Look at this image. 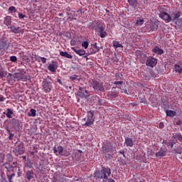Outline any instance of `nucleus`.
Masks as SVG:
<instances>
[{"instance_id":"f257e3e1","label":"nucleus","mask_w":182,"mask_h":182,"mask_svg":"<svg viewBox=\"0 0 182 182\" xmlns=\"http://www.w3.org/2000/svg\"><path fill=\"white\" fill-rule=\"evenodd\" d=\"M101 167V170H97L94 173V177L95 180H102V182L107 181L110 174H112V170L103 166Z\"/></svg>"},{"instance_id":"f03ea898","label":"nucleus","mask_w":182,"mask_h":182,"mask_svg":"<svg viewBox=\"0 0 182 182\" xmlns=\"http://www.w3.org/2000/svg\"><path fill=\"white\" fill-rule=\"evenodd\" d=\"M82 122H85L82 126L91 127L93 123H95V111H89L87 114V118L82 119Z\"/></svg>"},{"instance_id":"7ed1b4c3","label":"nucleus","mask_w":182,"mask_h":182,"mask_svg":"<svg viewBox=\"0 0 182 182\" xmlns=\"http://www.w3.org/2000/svg\"><path fill=\"white\" fill-rule=\"evenodd\" d=\"M90 86L94 89V90H97L98 92H105V87L103 86V82L97 80H92L90 82Z\"/></svg>"},{"instance_id":"20e7f679","label":"nucleus","mask_w":182,"mask_h":182,"mask_svg":"<svg viewBox=\"0 0 182 182\" xmlns=\"http://www.w3.org/2000/svg\"><path fill=\"white\" fill-rule=\"evenodd\" d=\"M89 29H92L96 32H100V31H105L106 29V26L100 21L95 22V23H90L87 26Z\"/></svg>"},{"instance_id":"39448f33","label":"nucleus","mask_w":182,"mask_h":182,"mask_svg":"<svg viewBox=\"0 0 182 182\" xmlns=\"http://www.w3.org/2000/svg\"><path fill=\"white\" fill-rule=\"evenodd\" d=\"M77 96L81 97V99H87L89 97V91L85 87H79L78 91L77 92Z\"/></svg>"},{"instance_id":"423d86ee","label":"nucleus","mask_w":182,"mask_h":182,"mask_svg":"<svg viewBox=\"0 0 182 182\" xmlns=\"http://www.w3.org/2000/svg\"><path fill=\"white\" fill-rule=\"evenodd\" d=\"M9 49V43H8V40L5 38H2L0 40V50L1 52H5Z\"/></svg>"},{"instance_id":"0eeeda50","label":"nucleus","mask_w":182,"mask_h":182,"mask_svg":"<svg viewBox=\"0 0 182 182\" xmlns=\"http://www.w3.org/2000/svg\"><path fill=\"white\" fill-rule=\"evenodd\" d=\"M14 153L16 156H20L21 154H23V153H25V149H23V144H17L14 150Z\"/></svg>"},{"instance_id":"6e6552de","label":"nucleus","mask_w":182,"mask_h":182,"mask_svg":"<svg viewBox=\"0 0 182 182\" xmlns=\"http://www.w3.org/2000/svg\"><path fill=\"white\" fill-rule=\"evenodd\" d=\"M42 86L43 90V92H45V93H50L52 87H53V86H52V82L48 81H43L42 83Z\"/></svg>"},{"instance_id":"1a4fd4ad","label":"nucleus","mask_w":182,"mask_h":182,"mask_svg":"<svg viewBox=\"0 0 182 182\" xmlns=\"http://www.w3.org/2000/svg\"><path fill=\"white\" fill-rule=\"evenodd\" d=\"M146 65L149 68H154L157 65V59L153 57H149L146 60Z\"/></svg>"},{"instance_id":"9d476101","label":"nucleus","mask_w":182,"mask_h":182,"mask_svg":"<svg viewBox=\"0 0 182 182\" xmlns=\"http://www.w3.org/2000/svg\"><path fill=\"white\" fill-rule=\"evenodd\" d=\"M160 18L165 21L166 23H168V22H171L172 18L171 16H170L166 12L161 13L159 14Z\"/></svg>"},{"instance_id":"9b49d317","label":"nucleus","mask_w":182,"mask_h":182,"mask_svg":"<svg viewBox=\"0 0 182 182\" xmlns=\"http://www.w3.org/2000/svg\"><path fill=\"white\" fill-rule=\"evenodd\" d=\"M124 145L126 147H133L134 146V141H133V138H130L129 136L125 137Z\"/></svg>"},{"instance_id":"f8f14e48","label":"nucleus","mask_w":182,"mask_h":182,"mask_svg":"<svg viewBox=\"0 0 182 182\" xmlns=\"http://www.w3.org/2000/svg\"><path fill=\"white\" fill-rule=\"evenodd\" d=\"M167 154V148L166 146H162L160 148L158 152L156 153V157H164Z\"/></svg>"},{"instance_id":"ddd939ff","label":"nucleus","mask_w":182,"mask_h":182,"mask_svg":"<svg viewBox=\"0 0 182 182\" xmlns=\"http://www.w3.org/2000/svg\"><path fill=\"white\" fill-rule=\"evenodd\" d=\"M48 70H50V72L55 73V72H56V70L58 69V63L52 61V63L48 65Z\"/></svg>"},{"instance_id":"4468645a","label":"nucleus","mask_w":182,"mask_h":182,"mask_svg":"<svg viewBox=\"0 0 182 182\" xmlns=\"http://www.w3.org/2000/svg\"><path fill=\"white\" fill-rule=\"evenodd\" d=\"M53 153L56 154V156H62L63 154V146H58V148L56 146H54L53 149Z\"/></svg>"},{"instance_id":"2eb2a0df","label":"nucleus","mask_w":182,"mask_h":182,"mask_svg":"<svg viewBox=\"0 0 182 182\" xmlns=\"http://www.w3.org/2000/svg\"><path fill=\"white\" fill-rule=\"evenodd\" d=\"M150 32H156L159 29V22L150 23L148 25Z\"/></svg>"},{"instance_id":"dca6fc26","label":"nucleus","mask_w":182,"mask_h":182,"mask_svg":"<svg viewBox=\"0 0 182 182\" xmlns=\"http://www.w3.org/2000/svg\"><path fill=\"white\" fill-rule=\"evenodd\" d=\"M24 177H25V178H26L28 180V181H31V180H33V178H35L33 171L28 170L26 172Z\"/></svg>"},{"instance_id":"f3484780","label":"nucleus","mask_w":182,"mask_h":182,"mask_svg":"<svg viewBox=\"0 0 182 182\" xmlns=\"http://www.w3.org/2000/svg\"><path fill=\"white\" fill-rule=\"evenodd\" d=\"M71 49L73 50V52H75V53L78 55V56H84V55L86 53V50L83 49L77 50L76 47H72Z\"/></svg>"},{"instance_id":"a211bd4d","label":"nucleus","mask_w":182,"mask_h":182,"mask_svg":"<svg viewBox=\"0 0 182 182\" xmlns=\"http://www.w3.org/2000/svg\"><path fill=\"white\" fill-rule=\"evenodd\" d=\"M80 37L77 36L74 37L73 39L70 41V45L71 46H76L77 45H80Z\"/></svg>"},{"instance_id":"6ab92c4d","label":"nucleus","mask_w":182,"mask_h":182,"mask_svg":"<svg viewBox=\"0 0 182 182\" xmlns=\"http://www.w3.org/2000/svg\"><path fill=\"white\" fill-rule=\"evenodd\" d=\"M114 89H116V87H113L112 88V92H109L107 96L110 98V99H115V97H117V96H119V91H114Z\"/></svg>"},{"instance_id":"aec40b11","label":"nucleus","mask_w":182,"mask_h":182,"mask_svg":"<svg viewBox=\"0 0 182 182\" xmlns=\"http://www.w3.org/2000/svg\"><path fill=\"white\" fill-rule=\"evenodd\" d=\"M103 153H113V146L108 144L102 147Z\"/></svg>"},{"instance_id":"412c9836","label":"nucleus","mask_w":182,"mask_h":182,"mask_svg":"<svg viewBox=\"0 0 182 182\" xmlns=\"http://www.w3.org/2000/svg\"><path fill=\"white\" fill-rule=\"evenodd\" d=\"M152 52L154 53H156V55H163L164 53V51L163 49L160 48V47L156 46L153 49Z\"/></svg>"},{"instance_id":"4be33fe9","label":"nucleus","mask_w":182,"mask_h":182,"mask_svg":"<svg viewBox=\"0 0 182 182\" xmlns=\"http://www.w3.org/2000/svg\"><path fill=\"white\" fill-rule=\"evenodd\" d=\"M90 50L92 55H95V53H97L100 50V48L97 46V43H95L92 45V48H90Z\"/></svg>"},{"instance_id":"5701e85b","label":"nucleus","mask_w":182,"mask_h":182,"mask_svg":"<svg viewBox=\"0 0 182 182\" xmlns=\"http://www.w3.org/2000/svg\"><path fill=\"white\" fill-rule=\"evenodd\" d=\"M74 159L77 161H79L80 159H82V150L79 149L77 150L75 154H74Z\"/></svg>"},{"instance_id":"b1692460","label":"nucleus","mask_w":182,"mask_h":182,"mask_svg":"<svg viewBox=\"0 0 182 182\" xmlns=\"http://www.w3.org/2000/svg\"><path fill=\"white\" fill-rule=\"evenodd\" d=\"M4 23L6 26H11V25H12V18H11V16H6L4 20Z\"/></svg>"},{"instance_id":"393cba45","label":"nucleus","mask_w":182,"mask_h":182,"mask_svg":"<svg viewBox=\"0 0 182 182\" xmlns=\"http://www.w3.org/2000/svg\"><path fill=\"white\" fill-rule=\"evenodd\" d=\"M95 103L97 106H103L106 103V100L100 99L99 97H95Z\"/></svg>"},{"instance_id":"a878e982","label":"nucleus","mask_w":182,"mask_h":182,"mask_svg":"<svg viewBox=\"0 0 182 182\" xmlns=\"http://www.w3.org/2000/svg\"><path fill=\"white\" fill-rule=\"evenodd\" d=\"M11 127H9V125H8L7 127H6V130L8 133V134L9 135L8 139L9 140H14V137L15 136V134H12V132H11Z\"/></svg>"},{"instance_id":"bb28decb","label":"nucleus","mask_w":182,"mask_h":182,"mask_svg":"<svg viewBox=\"0 0 182 182\" xmlns=\"http://www.w3.org/2000/svg\"><path fill=\"white\" fill-rule=\"evenodd\" d=\"M6 113L4 112V114H6V117L8 119H12V114H14V110H12L11 108H8L6 109Z\"/></svg>"},{"instance_id":"cd10ccee","label":"nucleus","mask_w":182,"mask_h":182,"mask_svg":"<svg viewBox=\"0 0 182 182\" xmlns=\"http://www.w3.org/2000/svg\"><path fill=\"white\" fill-rule=\"evenodd\" d=\"M8 29H11V31L13 33H19L21 27H15V26H11L10 27H8Z\"/></svg>"},{"instance_id":"c85d7f7f","label":"nucleus","mask_w":182,"mask_h":182,"mask_svg":"<svg viewBox=\"0 0 182 182\" xmlns=\"http://www.w3.org/2000/svg\"><path fill=\"white\" fill-rule=\"evenodd\" d=\"M174 70L176 73L181 74L182 73V64H176L174 65Z\"/></svg>"},{"instance_id":"c756f323","label":"nucleus","mask_w":182,"mask_h":182,"mask_svg":"<svg viewBox=\"0 0 182 182\" xmlns=\"http://www.w3.org/2000/svg\"><path fill=\"white\" fill-rule=\"evenodd\" d=\"M60 55L63 58H67V59H72L73 58V56H72V55L69 54L68 52L60 51Z\"/></svg>"},{"instance_id":"7c9ffc66","label":"nucleus","mask_w":182,"mask_h":182,"mask_svg":"<svg viewBox=\"0 0 182 182\" xmlns=\"http://www.w3.org/2000/svg\"><path fill=\"white\" fill-rule=\"evenodd\" d=\"M172 139H175L176 140H178V141H182V135L180 133H174V134H173Z\"/></svg>"},{"instance_id":"2f4dec72","label":"nucleus","mask_w":182,"mask_h":182,"mask_svg":"<svg viewBox=\"0 0 182 182\" xmlns=\"http://www.w3.org/2000/svg\"><path fill=\"white\" fill-rule=\"evenodd\" d=\"M181 16V12L178 11L172 14V21H176V19H178Z\"/></svg>"},{"instance_id":"473e14b6","label":"nucleus","mask_w":182,"mask_h":182,"mask_svg":"<svg viewBox=\"0 0 182 182\" xmlns=\"http://www.w3.org/2000/svg\"><path fill=\"white\" fill-rule=\"evenodd\" d=\"M22 79H23V75L21 73L14 74V80L17 82H19V80H22Z\"/></svg>"},{"instance_id":"72a5a7b5","label":"nucleus","mask_w":182,"mask_h":182,"mask_svg":"<svg viewBox=\"0 0 182 182\" xmlns=\"http://www.w3.org/2000/svg\"><path fill=\"white\" fill-rule=\"evenodd\" d=\"M166 113V116H168L169 117H174V116H176V111L167 109Z\"/></svg>"},{"instance_id":"f704fd0d","label":"nucleus","mask_w":182,"mask_h":182,"mask_svg":"<svg viewBox=\"0 0 182 182\" xmlns=\"http://www.w3.org/2000/svg\"><path fill=\"white\" fill-rule=\"evenodd\" d=\"M30 117H35L36 116V109L32 108L30 109V112L28 113Z\"/></svg>"},{"instance_id":"c9c22d12","label":"nucleus","mask_w":182,"mask_h":182,"mask_svg":"<svg viewBox=\"0 0 182 182\" xmlns=\"http://www.w3.org/2000/svg\"><path fill=\"white\" fill-rule=\"evenodd\" d=\"M128 2L129 5L131 6H134V8H136V6H137V4H139L137 0H128Z\"/></svg>"},{"instance_id":"e433bc0d","label":"nucleus","mask_w":182,"mask_h":182,"mask_svg":"<svg viewBox=\"0 0 182 182\" xmlns=\"http://www.w3.org/2000/svg\"><path fill=\"white\" fill-rule=\"evenodd\" d=\"M98 33H100V36L102 38H106V36H107V32H106V31H105V30H101V31H98Z\"/></svg>"},{"instance_id":"4c0bfd02","label":"nucleus","mask_w":182,"mask_h":182,"mask_svg":"<svg viewBox=\"0 0 182 182\" xmlns=\"http://www.w3.org/2000/svg\"><path fill=\"white\" fill-rule=\"evenodd\" d=\"M113 46L117 49V48H123V45H122L119 41H112Z\"/></svg>"},{"instance_id":"58836bf2","label":"nucleus","mask_w":182,"mask_h":182,"mask_svg":"<svg viewBox=\"0 0 182 182\" xmlns=\"http://www.w3.org/2000/svg\"><path fill=\"white\" fill-rule=\"evenodd\" d=\"M12 121H13V127L14 129H16V127H19V125H20L19 120L13 119Z\"/></svg>"},{"instance_id":"ea45409f","label":"nucleus","mask_w":182,"mask_h":182,"mask_svg":"<svg viewBox=\"0 0 182 182\" xmlns=\"http://www.w3.org/2000/svg\"><path fill=\"white\" fill-rule=\"evenodd\" d=\"M70 155V151L69 149H64L63 151V155L64 157H69Z\"/></svg>"},{"instance_id":"a19ab883","label":"nucleus","mask_w":182,"mask_h":182,"mask_svg":"<svg viewBox=\"0 0 182 182\" xmlns=\"http://www.w3.org/2000/svg\"><path fill=\"white\" fill-rule=\"evenodd\" d=\"M114 85H116V87H117L118 89H120L121 90H122V86H119V85H123V81H115L114 82Z\"/></svg>"},{"instance_id":"79ce46f5","label":"nucleus","mask_w":182,"mask_h":182,"mask_svg":"<svg viewBox=\"0 0 182 182\" xmlns=\"http://www.w3.org/2000/svg\"><path fill=\"white\" fill-rule=\"evenodd\" d=\"M143 23H144V19L139 18V19L136 20V24L137 25V26H141V25H143Z\"/></svg>"},{"instance_id":"37998d69","label":"nucleus","mask_w":182,"mask_h":182,"mask_svg":"<svg viewBox=\"0 0 182 182\" xmlns=\"http://www.w3.org/2000/svg\"><path fill=\"white\" fill-rule=\"evenodd\" d=\"M15 12H16V8H15V6H11L9 8V14H15Z\"/></svg>"},{"instance_id":"c03bdc74","label":"nucleus","mask_w":182,"mask_h":182,"mask_svg":"<svg viewBox=\"0 0 182 182\" xmlns=\"http://www.w3.org/2000/svg\"><path fill=\"white\" fill-rule=\"evenodd\" d=\"M104 154H105V157L108 160H110V159L113 157V156H112V154H110V152H106V153H104Z\"/></svg>"},{"instance_id":"a18cd8bd","label":"nucleus","mask_w":182,"mask_h":182,"mask_svg":"<svg viewBox=\"0 0 182 182\" xmlns=\"http://www.w3.org/2000/svg\"><path fill=\"white\" fill-rule=\"evenodd\" d=\"M77 77H79L78 75H74L70 77V80H73V81H75V80H80V78H77Z\"/></svg>"},{"instance_id":"49530a36","label":"nucleus","mask_w":182,"mask_h":182,"mask_svg":"<svg viewBox=\"0 0 182 182\" xmlns=\"http://www.w3.org/2000/svg\"><path fill=\"white\" fill-rule=\"evenodd\" d=\"M82 46L85 49H87V48H89V43L87 41H83L82 43Z\"/></svg>"},{"instance_id":"de8ad7c7","label":"nucleus","mask_w":182,"mask_h":182,"mask_svg":"<svg viewBox=\"0 0 182 182\" xmlns=\"http://www.w3.org/2000/svg\"><path fill=\"white\" fill-rule=\"evenodd\" d=\"M7 74H8V73H6V71L0 70V77H5Z\"/></svg>"},{"instance_id":"09e8293b","label":"nucleus","mask_w":182,"mask_h":182,"mask_svg":"<svg viewBox=\"0 0 182 182\" xmlns=\"http://www.w3.org/2000/svg\"><path fill=\"white\" fill-rule=\"evenodd\" d=\"M14 177H15V173H12L11 175H8V179L9 182H14V181L12 180V178H14Z\"/></svg>"},{"instance_id":"8fccbe9b","label":"nucleus","mask_w":182,"mask_h":182,"mask_svg":"<svg viewBox=\"0 0 182 182\" xmlns=\"http://www.w3.org/2000/svg\"><path fill=\"white\" fill-rule=\"evenodd\" d=\"M10 60L11 62H16L18 60V58H16V56L13 55L10 57Z\"/></svg>"},{"instance_id":"3c124183","label":"nucleus","mask_w":182,"mask_h":182,"mask_svg":"<svg viewBox=\"0 0 182 182\" xmlns=\"http://www.w3.org/2000/svg\"><path fill=\"white\" fill-rule=\"evenodd\" d=\"M164 144H166V146H167V147H170V141H167V140H164L163 142Z\"/></svg>"},{"instance_id":"603ef678","label":"nucleus","mask_w":182,"mask_h":182,"mask_svg":"<svg viewBox=\"0 0 182 182\" xmlns=\"http://www.w3.org/2000/svg\"><path fill=\"white\" fill-rule=\"evenodd\" d=\"M18 18H19V19H23V18H26V16L23 15L22 13H19Z\"/></svg>"},{"instance_id":"864d4df0","label":"nucleus","mask_w":182,"mask_h":182,"mask_svg":"<svg viewBox=\"0 0 182 182\" xmlns=\"http://www.w3.org/2000/svg\"><path fill=\"white\" fill-rule=\"evenodd\" d=\"M40 59H41L42 63H43V64L46 63V58L41 57Z\"/></svg>"},{"instance_id":"5fc2aeb1","label":"nucleus","mask_w":182,"mask_h":182,"mask_svg":"<svg viewBox=\"0 0 182 182\" xmlns=\"http://www.w3.org/2000/svg\"><path fill=\"white\" fill-rule=\"evenodd\" d=\"M6 99L2 95H0V102H5Z\"/></svg>"},{"instance_id":"6e6d98bb","label":"nucleus","mask_w":182,"mask_h":182,"mask_svg":"<svg viewBox=\"0 0 182 182\" xmlns=\"http://www.w3.org/2000/svg\"><path fill=\"white\" fill-rule=\"evenodd\" d=\"M176 124L177 126H181L182 124V121L178 119L177 122H176Z\"/></svg>"},{"instance_id":"4d7b16f0","label":"nucleus","mask_w":182,"mask_h":182,"mask_svg":"<svg viewBox=\"0 0 182 182\" xmlns=\"http://www.w3.org/2000/svg\"><path fill=\"white\" fill-rule=\"evenodd\" d=\"M174 144H176V142H171L169 147H171V149H173V147H174Z\"/></svg>"},{"instance_id":"13d9d810","label":"nucleus","mask_w":182,"mask_h":182,"mask_svg":"<svg viewBox=\"0 0 182 182\" xmlns=\"http://www.w3.org/2000/svg\"><path fill=\"white\" fill-rule=\"evenodd\" d=\"M57 82L59 83L60 85H63V82H62V80L60 79H57Z\"/></svg>"},{"instance_id":"bf43d9fd","label":"nucleus","mask_w":182,"mask_h":182,"mask_svg":"<svg viewBox=\"0 0 182 182\" xmlns=\"http://www.w3.org/2000/svg\"><path fill=\"white\" fill-rule=\"evenodd\" d=\"M163 127H164V124H163V123L161 122V123L159 124V128H160V129H163Z\"/></svg>"},{"instance_id":"052dcab7","label":"nucleus","mask_w":182,"mask_h":182,"mask_svg":"<svg viewBox=\"0 0 182 182\" xmlns=\"http://www.w3.org/2000/svg\"><path fill=\"white\" fill-rule=\"evenodd\" d=\"M178 154L181 156V152L176 151L175 154L176 157H178Z\"/></svg>"},{"instance_id":"680f3d73","label":"nucleus","mask_w":182,"mask_h":182,"mask_svg":"<svg viewBox=\"0 0 182 182\" xmlns=\"http://www.w3.org/2000/svg\"><path fill=\"white\" fill-rule=\"evenodd\" d=\"M108 182H116L113 178H108Z\"/></svg>"},{"instance_id":"e2e57ef3","label":"nucleus","mask_w":182,"mask_h":182,"mask_svg":"<svg viewBox=\"0 0 182 182\" xmlns=\"http://www.w3.org/2000/svg\"><path fill=\"white\" fill-rule=\"evenodd\" d=\"M0 182H8L6 179L0 178Z\"/></svg>"},{"instance_id":"0e129e2a","label":"nucleus","mask_w":182,"mask_h":182,"mask_svg":"<svg viewBox=\"0 0 182 182\" xmlns=\"http://www.w3.org/2000/svg\"><path fill=\"white\" fill-rule=\"evenodd\" d=\"M178 21L179 22L180 25H182V18L178 19Z\"/></svg>"},{"instance_id":"69168bd1","label":"nucleus","mask_w":182,"mask_h":182,"mask_svg":"<svg viewBox=\"0 0 182 182\" xmlns=\"http://www.w3.org/2000/svg\"><path fill=\"white\" fill-rule=\"evenodd\" d=\"M121 92H122V93H123V92H124V93H127V90H124V91L122 90Z\"/></svg>"},{"instance_id":"338daca9","label":"nucleus","mask_w":182,"mask_h":182,"mask_svg":"<svg viewBox=\"0 0 182 182\" xmlns=\"http://www.w3.org/2000/svg\"><path fill=\"white\" fill-rule=\"evenodd\" d=\"M119 153H120L121 154H123V156H124V151H120Z\"/></svg>"},{"instance_id":"774afa93","label":"nucleus","mask_w":182,"mask_h":182,"mask_svg":"<svg viewBox=\"0 0 182 182\" xmlns=\"http://www.w3.org/2000/svg\"><path fill=\"white\" fill-rule=\"evenodd\" d=\"M27 167H28L29 168H32V165H28Z\"/></svg>"}]
</instances>
